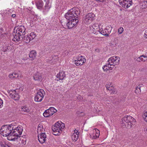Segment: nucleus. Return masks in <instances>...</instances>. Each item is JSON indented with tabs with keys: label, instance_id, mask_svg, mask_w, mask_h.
Listing matches in <instances>:
<instances>
[{
	"label": "nucleus",
	"instance_id": "obj_1",
	"mask_svg": "<svg viewBox=\"0 0 147 147\" xmlns=\"http://www.w3.org/2000/svg\"><path fill=\"white\" fill-rule=\"evenodd\" d=\"M12 123L9 125L3 126L0 129L1 134L3 136H7L8 140L15 141L16 138L12 136V130L14 128V125Z\"/></svg>",
	"mask_w": 147,
	"mask_h": 147
},
{
	"label": "nucleus",
	"instance_id": "obj_2",
	"mask_svg": "<svg viewBox=\"0 0 147 147\" xmlns=\"http://www.w3.org/2000/svg\"><path fill=\"white\" fill-rule=\"evenodd\" d=\"M120 60V59L118 57L114 56L111 57L109 59L107 64L102 67L104 71L112 70L115 65L119 64Z\"/></svg>",
	"mask_w": 147,
	"mask_h": 147
},
{
	"label": "nucleus",
	"instance_id": "obj_5",
	"mask_svg": "<svg viewBox=\"0 0 147 147\" xmlns=\"http://www.w3.org/2000/svg\"><path fill=\"white\" fill-rule=\"evenodd\" d=\"M65 127L64 123L56 122L52 127L53 134L55 135H59Z\"/></svg>",
	"mask_w": 147,
	"mask_h": 147
},
{
	"label": "nucleus",
	"instance_id": "obj_22",
	"mask_svg": "<svg viewBox=\"0 0 147 147\" xmlns=\"http://www.w3.org/2000/svg\"><path fill=\"white\" fill-rule=\"evenodd\" d=\"M33 78L35 80L40 81L42 80V77L40 73L37 72L34 76Z\"/></svg>",
	"mask_w": 147,
	"mask_h": 147
},
{
	"label": "nucleus",
	"instance_id": "obj_25",
	"mask_svg": "<svg viewBox=\"0 0 147 147\" xmlns=\"http://www.w3.org/2000/svg\"><path fill=\"white\" fill-rule=\"evenodd\" d=\"M22 40L24 42L27 43H29L31 40V38L29 37L28 35L24 36Z\"/></svg>",
	"mask_w": 147,
	"mask_h": 147
},
{
	"label": "nucleus",
	"instance_id": "obj_3",
	"mask_svg": "<svg viewBox=\"0 0 147 147\" xmlns=\"http://www.w3.org/2000/svg\"><path fill=\"white\" fill-rule=\"evenodd\" d=\"M78 9L73 8L69 10L65 14L66 18L67 20L75 21L78 20V18L80 13V11Z\"/></svg>",
	"mask_w": 147,
	"mask_h": 147
},
{
	"label": "nucleus",
	"instance_id": "obj_33",
	"mask_svg": "<svg viewBox=\"0 0 147 147\" xmlns=\"http://www.w3.org/2000/svg\"><path fill=\"white\" fill-rule=\"evenodd\" d=\"M106 88L107 90L111 91V92L110 93L111 94H114L115 93V89L113 87H110L107 86L106 87Z\"/></svg>",
	"mask_w": 147,
	"mask_h": 147
},
{
	"label": "nucleus",
	"instance_id": "obj_4",
	"mask_svg": "<svg viewBox=\"0 0 147 147\" xmlns=\"http://www.w3.org/2000/svg\"><path fill=\"white\" fill-rule=\"evenodd\" d=\"M121 120L122 125L126 126L127 128L128 129L131 128L136 123L135 119L130 116H125Z\"/></svg>",
	"mask_w": 147,
	"mask_h": 147
},
{
	"label": "nucleus",
	"instance_id": "obj_18",
	"mask_svg": "<svg viewBox=\"0 0 147 147\" xmlns=\"http://www.w3.org/2000/svg\"><path fill=\"white\" fill-rule=\"evenodd\" d=\"M69 21L66 24V25L68 28L70 29L73 28L78 22V20H76L75 21L73 20H68Z\"/></svg>",
	"mask_w": 147,
	"mask_h": 147
},
{
	"label": "nucleus",
	"instance_id": "obj_36",
	"mask_svg": "<svg viewBox=\"0 0 147 147\" xmlns=\"http://www.w3.org/2000/svg\"><path fill=\"white\" fill-rule=\"evenodd\" d=\"M96 130H97V131L96 130V129H95V130L96 132V134L95 135L96 136H94L93 137V138L94 139H96V138H98L99 135V130L97 129H96Z\"/></svg>",
	"mask_w": 147,
	"mask_h": 147
},
{
	"label": "nucleus",
	"instance_id": "obj_23",
	"mask_svg": "<svg viewBox=\"0 0 147 147\" xmlns=\"http://www.w3.org/2000/svg\"><path fill=\"white\" fill-rule=\"evenodd\" d=\"M18 77V74L16 72H14L10 74L9 75V78L11 80H13L15 78H16Z\"/></svg>",
	"mask_w": 147,
	"mask_h": 147
},
{
	"label": "nucleus",
	"instance_id": "obj_48",
	"mask_svg": "<svg viewBox=\"0 0 147 147\" xmlns=\"http://www.w3.org/2000/svg\"><path fill=\"white\" fill-rule=\"evenodd\" d=\"M146 131H147V129H146Z\"/></svg>",
	"mask_w": 147,
	"mask_h": 147
},
{
	"label": "nucleus",
	"instance_id": "obj_40",
	"mask_svg": "<svg viewBox=\"0 0 147 147\" xmlns=\"http://www.w3.org/2000/svg\"><path fill=\"white\" fill-rule=\"evenodd\" d=\"M144 36L145 38L147 39V30H145Z\"/></svg>",
	"mask_w": 147,
	"mask_h": 147
},
{
	"label": "nucleus",
	"instance_id": "obj_27",
	"mask_svg": "<svg viewBox=\"0 0 147 147\" xmlns=\"http://www.w3.org/2000/svg\"><path fill=\"white\" fill-rule=\"evenodd\" d=\"M140 5L142 8H145L147 7V1H143L140 3Z\"/></svg>",
	"mask_w": 147,
	"mask_h": 147
},
{
	"label": "nucleus",
	"instance_id": "obj_35",
	"mask_svg": "<svg viewBox=\"0 0 147 147\" xmlns=\"http://www.w3.org/2000/svg\"><path fill=\"white\" fill-rule=\"evenodd\" d=\"M140 87L139 86H137L136 87V89L135 90L136 93L138 94L141 92V89Z\"/></svg>",
	"mask_w": 147,
	"mask_h": 147
},
{
	"label": "nucleus",
	"instance_id": "obj_24",
	"mask_svg": "<svg viewBox=\"0 0 147 147\" xmlns=\"http://www.w3.org/2000/svg\"><path fill=\"white\" fill-rule=\"evenodd\" d=\"M36 5L38 9H41L43 5V2L41 1H39L36 3Z\"/></svg>",
	"mask_w": 147,
	"mask_h": 147
},
{
	"label": "nucleus",
	"instance_id": "obj_43",
	"mask_svg": "<svg viewBox=\"0 0 147 147\" xmlns=\"http://www.w3.org/2000/svg\"><path fill=\"white\" fill-rule=\"evenodd\" d=\"M77 98L80 100H82L83 99L82 97L80 95H79L78 96H77Z\"/></svg>",
	"mask_w": 147,
	"mask_h": 147
},
{
	"label": "nucleus",
	"instance_id": "obj_28",
	"mask_svg": "<svg viewBox=\"0 0 147 147\" xmlns=\"http://www.w3.org/2000/svg\"><path fill=\"white\" fill-rule=\"evenodd\" d=\"M28 35L31 38V40L33 39L36 36V34L33 32H32L30 34H28Z\"/></svg>",
	"mask_w": 147,
	"mask_h": 147
},
{
	"label": "nucleus",
	"instance_id": "obj_44",
	"mask_svg": "<svg viewBox=\"0 0 147 147\" xmlns=\"http://www.w3.org/2000/svg\"><path fill=\"white\" fill-rule=\"evenodd\" d=\"M97 3L103 2L105 0H95Z\"/></svg>",
	"mask_w": 147,
	"mask_h": 147
},
{
	"label": "nucleus",
	"instance_id": "obj_15",
	"mask_svg": "<svg viewBox=\"0 0 147 147\" xmlns=\"http://www.w3.org/2000/svg\"><path fill=\"white\" fill-rule=\"evenodd\" d=\"M9 94L10 97L15 100H18L20 98V96L18 93L15 90L10 91Z\"/></svg>",
	"mask_w": 147,
	"mask_h": 147
},
{
	"label": "nucleus",
	"instance_id": "obj_32",
	"mask_svg": "<svg viewBox=\"0 0 147 147\" xmlns=\"http://www.w3.org/2000/svg\"><path fill=\"white\" fill-rule=\"evenodd\" d=\"M22 111H24L25 112L28 113L30 111L29 109L26 106L23 107L22 108Z\"/></svg>",
	"mask_w": 147,
	"mask_h": 147
},
{
	"label": "nucleus",
	"instance_id": "obj_41",
	"mask_svg": "<svg viewBox=\"0 0 147 147\" xmlns=\"http://www.w3.org/2000/svg\"><path fill=\"white\" fill-rule=\"evenodd\" d=\"M3 102L2 100L0 98V108L3 107Z\"/></svg>",
	"mask_w": 147,
	"mask_h": 147
},
{
	"label": "nucleus",
	"instance_id": "obj_16",
	"mask_svg": "<svg viewBox=\"0 0 147 147\" xmlns=\"http://www.w3.org/2000/svg\"><path fill=\"white\" fill-rule=\"evenodd\" d=\"M20 35L18 34H17V33H16V32L14 31L13 33V38L12 39V40L14 41L18 42L20 40H22L24 36H20Z\"/></svg>",
	"mask_w": 147,
	"mask_h": 147
},
{
	"label": "nucleus",
	"instance_id": "obj_29",
	"mask_svg": "<svg viewBox=\"0 0 147 147\" xmlns=\"http://www.w3.org/2000/svg\"><path fill=\"white\" fill-rule=\"evenodd\" d=\"M50 7L49 5V4L48 3H46L43 12H47L48 11Z\"/></svg>",
	"mask_w": 147,
	"mask_h": 147
},
{
	"label": "nucleus",
	"instance_id": "obj_37",
	"mask_svg": "<svg viewBox=\"0 0 147 147\" xmlns=\"http://www.w3.org/2000/svg\"><path fill=\"white\" fill-rule=\"evenodd\" d=\"M17 89H18L20 91H22L24 89V86L23 85H21V86L19 87L18 86H17Z\"/></svg>",
	"mask_w": 147,
	"mask_h": 147
},
{
	"label": "nucleus",
	"instance_id": "obj_14",
	"mask_svg": "<svg viewBox=\"0 0 147 147\" xmlns=\"http://www.w3.org/2000/svg\"><path fill=\"white\" fill-rule=\"evenodd\" d=\"M86 62V59L82 56L78 57L77 58V59L74 60V63L76 66H81L83 65Z\"/></svg>",
	"mask_w": 147,
	"mask_h": 147
},
{
	"label": "nucleus",
	"instance_id": "obj_34",
	"mask_svg": "<svg viewBox=\"0 0 147 147\" xmlns=\"http://www.w3.org/2000/svg\"><path fill=\"white\" fill-rule=\"evenodd\" d=\"M0 145L1 147H10L4 141L0 142Z\"/></svg>",
	"mask_w": 147,
	"mask_h": 147
},
{
	"label": "nucleus",
	"instance_id": "obj_26",
	"mask_svg": "<svg viewBox=\"0 0 147 147\" xmlns=\"http://www.w3.org/2000/svg\"><path fill=\"white\" fill-rule=\"evenodd\" d=\"M36 51H31L29 54V56L30 58H32L34 59L36 56Z\"/></svg>",
	"mask_w": 147,
	"mask_h": 147
},
{
	"label": "nucleus",
	"instance_id": "obj_38",
	"mask_svg": "<svg viewBox=\"0 0 147 147\" xmlns=\"http://www.w3.org/2000/svg\"><path fill=\"white\" fill-rule=\"evenodd\" d=\"M123 30V28L122 27H121L118 30V33L119 34H121L122 33Z\"/></svg>",
	"mask_w": 147,
	"mask_h": 147
},
{
	"label": "nucleus",
	"instance_id": "obj_13",
	"mask_svg": "<svg viewBox=\"0 0 147 147\" xmlns=\"http://www.w3.org/2000/svg\"><path fill=\"white\" fill-rule=\"evenodd\" d=\"M101 25L98 24H93L90 27L91 32L95 34H97L99 33V29L100 28Z\"/></svg>",
	"mask_w": 147,
	"mask_h": 147
},
{
	"label": "nucleus",
	"instance_id": "obj_17",
	"mask_svg": "<svg viewBox=\"0 0 147 147\" xmlns=\"http://www.w3.org/2000/svg\"><path fill=\"white\" fill-rule=\"evenodd\" d=\"M38 138L40 143L42 144L45 142L47 138L45 133H42L38 136Z\"/></svg>",
	"mask_w": 147,
	"mask_h": 147
},
{
	"label": "nucleus",
	"instance_id": "obj_9",
	"mask_svg": "<svg viewBox=\"0 0 147 147\" xmlns=\"http://www.w3.org/2000/svg\"><path fill=\"white\" fill-rule=\"evenodd\" d=\"M95 15L93 13H88L85 16L84 22L86 24H89L95 19Z\"/></svg>",
	"mask_w": 147,
	"mask_h": 147
},
{
	"label": "nucleus",
	"instance_id": "obj_21",
	"mask_svg": "<svg viewBox=\"0 0 147 147\" xmlns=\"http://www.w3.org/2000/svg\"><path fill=\"white\" fill-rule=\"evenodd\" d=\"M65 76V75L64 72L63 71H60L58 74L57 75V78L59 79V80H63L64 77Z\"/></svg>",
	"mask_w": 147,
	"mask_h": 147
},
{
	"label": "nucleus",
	"instance_id": "obj_42",
	"mask_svg": "<svg viewBox=\"0 0 147 147\" xmlns=\"http://www.w3.org/2000/svg\"><path fill=\"white\" fill-rule=\"evenodd\" d=\"M22 143L23 144H26V138L25 139V138H24V139L22 140Z\"/></svg>",
	"mask_w": 147,
	"mask_h": 147
},
{
	"label": "nucleus",
	"instance_id": "obj_31",
	"mask_svg": "<svg viewBox=\"0 0 147 147\" xmlns=\"http://www.w3.org/2000/svg\"><path fill=\"white\" fill-rule=\"evenodd\" d=\"M40 131H43V127L41 124H39L38 127L37 132Z\"/></svg>",
	"mask_w": 147,
	"mask_h": 147
},
{
	"label": "nucleus",
	"instance_id": "obj_12",
	"mask_svg": "<svg viewBox=\"0 0 147 147\" xmlns=\"http://www.w3.org/2000/svg\"><path fill=\"white\" fill-rule=\"evenodd\" d=\"M132 0H120L119 4L123 7L125 8H128L132 5Z\"/></svg>",
	"mask_w": 147,
	"mask_h": 147
},
{
	"label": "nucleus",
	"instance_id": "obj_11",
	"mask_svg": "<svg viewBox=\"0 0 147 147\" xmlns=\"http://www.w3.org/2000/svg\"><path fill=\"white\" fill-rule=\"evenodd\" d=\"M57 111L53 107H51L49 109L46 110L43 113V116L45 117H48L52 115Z\"/></svg>",
	"mask_w": 147,
	"mask_h": 147
},
{
	"label": "nucleus",
	"instance_id": "obj_20",
	"mask_svg": "<svg viewBox=\"0 0 147 147\" xmlns=\"http://www.w3.org/2000/svg\"><path fill=\"white\" fill-rule=\"evenodd\" d=\"M136 60L138 62L146 61L147 60V56L143 55L137 59Z\"/></svg>",
	"mask_w": 147,
	"mask_h": 147
},
{
	"label": "nucleus",
	"instance_id": "obj_6",
	"mask_svg": "<svg viewBox=\"0 0 147 147\" xmlns=\"http://www.w3.org/2000/svg\"><path fill=\"white\" fill-rule=\"evenodd\" d=\"M15 125H14V128L12 130V136L16 138L15 141L18 139L20 137L22 138V136H20L23 131V127L19 125L16 127H15Z\"/></svg>",
	"mask_w": 147,
	"mask_h": 147
},
{
	"label": "nucleus",
	"instance_id": "obj_19",
	"mask_svg": "<svg viewBox=\"0 0 147 147\" xmlns=\"http://www.w3.org/2000/svg\"><path fill=\"white\" fill-rule=\"evenodd\" d=\"M79 132L78 130L76 129L74 130V133L71 136V138L73 141L76 142L77 140L79 138Z\"/></svg>",
	"mask_w": 147,
	"mask_h": 147
},
{
	"label": "nucleus",
	"instance_id": "obj_47",
	"mask_svg": "<svg viewBox=\"0 0 147 147\" xmlns=\"http://www.w3.org/2000/svg\"><path fill=\"white\" fill-rule=\"evenodd\" d=\"M20 83L19 82L18 83V84H17V85H20Z\"/></svg>",
	"mask_w": 147,
	"mask_h": 147
},
{
	"label": "nucleus",
	"instance_id": "obj_10",
	"mask_svg": "<svg viewBox=\"0 0 147 147\" xmlns=\"http://www.w3.org/2000/svg\"><path fill=\"white\" fill-rule=\"evenodd\" d=\"M15 30H16L15 31L16 32L17 34L20 35V36H24L26 34V29L24 26H20L15 27Z\"/></svg>",
	"mask_w": 147,
	"mask_h": 147
},
{
	"label": "nucleus",
	"instance_id": "obj_30",
	"mask_svg": "<svg viewBox=\"0 0 147 147\" xmlns=\"http://www.w3.org/2000/svg\"><path fill=\"white\" fill-rule=\"evenodd\" d=\"M26 9L27 10V11L28 13L32 15H34V12L32 10V7H29L27 8Z\"/></svg>",
	"mask_w": 147,
	"mask_h": 147
},
{
	"label": "nucleus",
	"instance_id": "obj_39",
	"mask_svg": "<svg viewBox=\"0 0 147 147\" xmlns=\"http://www.w3.org/2000/svg\"><path fill=\"white\" fill-rule=\"evenodd\" d=\"M143 117L144 120L147 123V112L144 113Z\"/></svg>",
	"mask_w": 147,
	"mask_h": 147
},
{
	"label": "nucleus",
	"instance_id": "obj_45",
	"mask_svg": "<svg viewBox=\"0 0 147 147\" xmlns=\"http://www.w3.org/2000/svg\"><path fill=\"white\" fill-rule=\"evenodd\" d=\"M16 15L15 14H13L11 16L13 18H14L16 17Z\"/></svg>",
	"mask_w": 147,
	"mask_h": 147
},
{
	"label": "nucleus",
	"instance_id": "obj_46",
	"mask_svg": "<svg viewBox=\"0 0 147 147\" xmlns=\"http://www.w3.org/2000/svg\"><path fill=\"white\" fill-rule=\"evenodd\" d=\"M145 53H146V54L145 55H146V56H147V49Z\"/></svg>",
	"mask_w": 147,
	"mask_h": 147
},
{
	"label": "nucleus",
	"instance_id": "obj_8",
	"mask_svg": "<svg viewBox=\"0 0 147 147\" xmlns=\"http://www.w3.org/2000/svg\"><path fill=\"white\" fill-rule=\"evenodd\" d=\"M102 27V26L99 29V33L104 36H109L111 32L112 28L111 26H108L104 28Z\"/></svg>",
	"mask_w": 147,
	"mask_h": 147
},
{
	"label": "nucleus",
	"instance_id": "obj_7",
	"mask_svg": "<svg viewBox=\"0 0 147 147\" xmlns=\"http://www.w3.org/2000/svg\"><path fill=\"white\" fill-rule=\"evenodd\" d=\"M45 92L42 89L39 90L35 96V101L37 102H41L42 100Z\"/></svg>",
	"mask_w": 147,
	"mask_h": 147
}]
</instances>
